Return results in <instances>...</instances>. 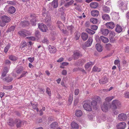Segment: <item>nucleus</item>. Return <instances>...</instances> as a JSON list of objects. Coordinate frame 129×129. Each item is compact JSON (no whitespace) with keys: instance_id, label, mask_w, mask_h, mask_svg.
Listing matches in <instances>:
<instances>
[{"instance_id":"obj_1","label":"nucleus","mask_w":129,"mask_h":129,"mask_svg":"<svg viewBox=\"0 0 129 129\" xmlns=\"http://www.w3.org/2000/svg\"><path fill=\"white\" fill-rule=\"evenodd\" d=\"M111 105L114 109H120L122 106L121 103L116 99L113 100L112 101Z\"/></svg>"},{"instance_id":"obj_2","label":"nucleus","mask_w":129,"mask_h":129,"mask_svg":"<svg viewBox=\"0 0 129 129\" xmlns=\"http://www.w3.org/2000/svg\"><path fill=\"white\" fill-rule=\"evenodd\" d=\"M19 35L24 37L27 36L31 35V33L28 30H23L18 32Z\"/></svg>"},{"instance_id":"obj_3","label":"nucleus","mask_w":129,"mask_h":129,"mask_svg":"<svg viewBox=\"0 0 129 129\" xmlns=\"http://www.w3.org/2000/svg\"><path fill=\"white\" fill-rule=\"evenodd\" d=\"M110 105L109 103L104 102L103 105L101 106V109L102 110L105 112H106L108 111V107Z\"/></svg>"},{"instance_id":"obj_4","label":"nucleus","mask_w":129,"mask_h":129,"mask_svg":"<svg viewBox=\"0 0 129 129\" xmlns=\"http://www.w3.org/2000/svg\"><path fill=\"white\" fill-rule=\"evenodd\" d=\"M127 118L126 115L124 113H121L119 114L118 116V119L121 121H125L126 120Z\"/></svg>"},{"instance_id":"obj_5","label":"nucleus","mask_w":129,"mask_h":129,"mask_svg":"<svg viewBox=\"0 0 129 129\" xmlns=\"http://www.w3.org/2000/svg\"><path fill=\"white\" fill-rule=\"evenodd\" d=\"M82 55L80 52L79 51H76L74 52L73 55L72 56L74 60H75L78 58L82 56Z\"/></svg>"},{"instance_id":"obj_6","label":"nucleus","mask_w":129,"mask_h":129,"mask_svg":"<svg viewBox=\"0 0 129 129\" xmlns=\"http://www.w3.org/2000/svg\"><path fill=\"white\" fill-rule=\"evenodd\" d=\"M38 27L42 31L46 32L48 30V28L43 23L39 24Z\"/></svg>"},{"instance_id":"obj_7","label":"nucleus","mask_w":129,"mask_h":129,"mask_svg":"<svg viewBox=\"0 0 129 129\" xmlns=\"http://www.w3.org/2000/svg\"><path fill=\"white\" fill-rule=\"evenodd\" d=\"M115 35V34L114 32L111 31L110 32L109 34V38L110 42L113 43L114 42L115 40L114 39V37Z\"/></svg>"},{"instance_id":"obj_8","label":"nucleus","mask_w":129,"mask_h":129,"mask_svg":"<svg viewBox=\"0 0 129 129\" xmlns=\"http://www.w3.org/2000/svg\"><path fill=\"white\" fill-rule=\"evenodd\" d=\"M126 124L124 122H121L117 124V129H124L126 127Z\"/></svg>"},{"instance_id":"obj_9","label":"nucleus","mask_w":129,"mask_h":129,"mask_svg":"<svg viewBox=\"0 0 129 129\" xmlns=\"http://www.w3.org/2000/svg\"><path fill=\"white\" fill-rule=\"evenodd\" d=\"M83 108L87 111H91L92 110L91 106L89 104L85 103L84 104L83 106Z\"/></svg>"},{"instance_id":"obj_10","label":"nucleus","mask_w":129,"mask_h":129,"mask_svg":"<svg viewBox=\"0 0 129 129\" xmlns=\"http://www.w3.org/2000/svg\"><path fill=\"white\" fill-rule=\"evenodd\" d=\"M108 79L106 76H104L103 78L99 80V82L102 84H104L108 82Z\"/></svg>"},{"instance_id":"obj_11","label":"nucleus","mask_w":129,"mask_h":129,"mask_svg":"<svg viewBox=\"0 0 129 129\" xmlns=\"http://www.w3.org/2000/svg\"><path fill=\"white\" fill-rule=\"evenodd\" d=\"M48 47V50L50 53L54 54L56 52V49L54 47L49 45Z\"/></svg>"},{"instance_id":"obj_12","label":"nucleus","mask_w":129,"mask_h":129,"mask_svg":"<svg viewBox=\"0 0 129 129\" xmlns=\"http://www.w3.org/2000/svg\"><path fill=\"white\" fill-rule=\"evenodd\" d=\"M106 25L108 28L112 29L115 26V24L112 22H107L106 23Z\"/></svg>"},{"instance_id":"obj_13","label":"nucleus","mask_w":129,"mask_h":129,"mask_svg":"<svg viewBox=\"0 0 129 129\" xmlns=\"http://www.w3.org/2000/svg\"><path fill=\"white\" fill-rule=\"evenodd\" d=\"M100 31L102 34L105 36L108 35L109 33V30L107 29L102 28L101 29Z\"/></svg>"},{"instance_id":"obj_14","label":"nucleus","mask_w":129,"mask_h":129,"mask_svg":"<svg viewBox=\"0 0 129 129\" xmlns=\"http://www.w3.org/2000/svg\"><path fill=\"white\" fill-rule=\"evenodd\" d=\"M93 41V40L91 38H89L88 41L86 42L85 43V45L87 47L90 46L92 44Z\"/></svg>"},{"instance_id":"obj_15","label":"nucleus","mask_w":129,"mask_h":129,"mask_svg":"<svg viewBox=\"0 0 129 129\" xmlns=\"http://www.w3.org/2000/svg\"><path fill=\"white\" fill-rule=\"evenodd\" d=\"M15 122L16 124L17 127H20L23 125L22 121L19 119H16Z\"/></svg>"},{"instance_id":"obj_16","label":"nucleus","mask_w":129,"mask_h":129,"mask_svg":"<svg viewBox=\"0 0 129 129\" xmlns=\"http://www.w3.org/2000/svg\"><path fill=\"white\" fill-rule=\"evenodd\" d=\"M16 9L13 6H11L9 7L8 10V12L11 14L14 13Z\"/></svg>"},{"instance_id":"obj_17","label":"nucleus","mask_w":129,"mask_h":129,"mask_svg":"<svg viewBox=\"0 0 129 129\" xmlns=\"http://www.w3.org/2000/svg\"><path fill=\"white\" fill-rule=\"evenodd\" d=\"M13 80V78L12 77H10L9 76L5 77L3 80L4 81L8 83H9L11 82Z\"/></svg>"},{"instance_id":"obj_18","label":"nucleus","mask_w":129,"mask_h":129,"mask_svg":"<svg viewBox=\"0 0 129 129\" xmlns=\"http://www.w3.org/2000/svg\"><path fill=\"white\" fill-rule=\"evenodd\" d=\"M2 19L6 23L9 22L10 21V19L9 17L6 16H3Z\"/></svg>"},{"instance_id":"obj_19","label":"nucleus","mask_w":129,"mask_h":129,"mask_svg":"<svg viewBox=\"0 0 129 129\" xmlns=\"http://www.w3.org/2000/svg\"><path fill=\"white\" fill-rule=\"evenodd\" d=\"M100 39L104 43H107L109 41L108 38L103 36H101Z\"/></svg>"},{"instance_id":"obj_20","label":"nucleus","mask_w":129,"mask_h":129,"mask_svg":"<svg viewBox=\"0 0 129 129\" xmlns=\"http://www.w3.org/2000/svg\"><path fill=\"white\" fill-rule=\"evenodd\" d=\"M99 11L96 10H94L91 12V15L94 17L97 16L99 15Z\"/></svg>"},{"instance_id":"obj_21","label":"nucleus","mask_w":129,"mask_h":129,"mask_svg":"<svg viewBox=\"0 0 129 129\" xmlns=\"http://www.w3.org/2000/svg\"><path fill=\"white\" fill-rule=\"evenodd\" d=\"M45 20V23L47 24L51 22V18L50 15H48L46 17Z\"/></svg>"},{"instance_id":"obj_22","label":"nucleus","mask_w":129,"mask_h":129,"mask_svg":"<svg viewBox=\"0 0 129 129\" xmlns=\"http://www.w3.org/2000/svg\"><path fill=\"white\" fill-rule=\"evenodd\" d=\"M58 0H54L52 2V6L54 8H56L58 6Z\"/></svg>"},{"instance_id":"obj_23","label":"nucleus","mask_w":129,"mask_h":129,"mask_svg":"<svg viewBox=\"0 0 129 129\" xmlns=\"http://www.w3.org/2000/svg\"><path fill=\"white\" fill-rule=\"evenodd\" d=\"M115 30L117 33H120L122 31V28L121 26L117 24L116 25Z\"/></svg>"},{"instance_id":"obj_24","label":"nucleus","mask_w":129,"mask_h":129,"mask_svg":"<svg viewBox=\"0 0 129 129\" xmlns=\"http://www.w3.org/2000/svg\"><path fill=\"white\" fill-rule=\"evenodd\" d=\"M81 37L83 40L85 41L88 38V35L85 33H82L81 35Z\"/></svg>"},{"instance_id":"obj_25","label":"nucleus","mask_w":129,"mask_h":129,"mask_svg":"<svg viewBox=\"0 0 129 129\" xmlns=\"http://www.w3.org/2000/svg\"><path fill=\"white\" fill-rule=\"evenodd\" d=\"M95 48L99 52H101L102 50V47L99 44H96Z\"/></svg>"},{"instance_id":"obj_26","label":"nucleus","mask_w":129,"mask_h":129,"mask_svg":"<svg viewBox=\"0 0 129 129\" xmlns=\"http://www.w3.org/2000/svg\"><path fill=\"white\" fill-rule=\"evenodd\" d=\"M103 9L104 12L106 13H108L110 11V8L107 6H104L103 7Z\"/></svg>"},{"instance_id":"obj_27","label":"nucleus","mask_w":129,"mask_h":129,"mask_svg":"<svg viewBox=\"0 0 129 129\" xmlns=\"http://www.w3.org/2000/svg\"><path fill=\"white\" fill-rule=\"evenodd\" d=\"M102 18L105 20H109L110 19L109 16L108 14H104L102 16Z\"/></svg>"},{"instance_id":"obj_28","label":"nucleus","mask_w":129,"mask_h":129,"mask_svg":"<svg viewBox=\"0 0 129 129\" xmlns=\"http://www.w3.org/2000/svg\"><path fill=\"white\" fill-rule=\"evenodd\" d=\"M86 62L85 59H82L79 60H78V63L79 66L82 65Z\"/></svg>"},{"instance_id":"obj_29","label":"nucleus","mask_w":129,"mask_h":129,"mask_svg":"<svg viewBox=\"0 0 129 129\" xmlns=\"http://www.w3.org/2000/svg\"><path fill=\"white\" fill-rule=\"evenodd\" d=\"M71 126L72 128H78V125L74 122H72L71 124Z\"/></svg>"},{"instance_id":"obj_30","label":"nucleus","mask_w":129,"mask_h":129,"mask_svg":"<svg viewBox=\"0 0 129 129\" xmlns=\"http://www.w3.org/2000/svg\"><path fill=\"white\" fill-rule=\"evenodd\" d=\"M90 6L91 8H95L98 6V4L96 2L91 3L90 4Z\"/></svg>"},{"instance_id":"obj_31","label":"nucleus","mask_w":129,"mask_h":129,"mask_svg":"<svg viewBox=\"0 0 129 129\" xmlns=\"http://www.w3.org/2000/svg\"><path fill=\"white\" fill-rule=\"evenodd\" d=\"M93 64L94 63L93 62H88L86 64L85 66V68L87 69Z\"/></svg>"},{"instance_id":"obj_32","label":"nucleus","mask_w":129,"mask_h":129,"mask_svg":"<svg viewBox=\"0 0 129 129\" xmlns=\"http://www.w3.org/2000/svg\"><path fill=\"white\" fill-rule=\"evenodd\" d=\"M42 14L43 16H46L48 15H50L48 12L46 10V9L44 8H43L42 10Z\"/></svg>"},{"instance_id":"obj_33","label":"nucleus","mask_w":129,"mask_h":129,"mask_svg":"<svg viewBox=\"0 0 129 129\" xmlns=\"http://www.w3.org/2000/svg\"><path fill=\"white\" fill-rule=\"evenodd\" d=\"M75 114L77 117H80L82 115V113L81 110H78L76 111Z\"/></svg>"},{"instance_id":"obj_34","label":"nucleus","mask_w":129,"mask_h":129,"mask_svg":"<svg viewBox=\"0 0 129 129\" xmlns=\"http://www.w3.org/2000/svg\"><path fill=\"white\" fill-rule=\"evenodd\" d=\"M114 98V96H109L106 97L105 99V102L107 103H109L110 101L112 99Z\"/></svg>"},{"instance_id":"obj_35","label":"nucleus","mask_w":129,"mask_h":129,"mask_svg":"<svg viewBox=\"0 0 129 129\" xmlns=\"http://www.w3.org/2000/svg\"><path fill=\"white\" fill-rule=\"evenodd\" d=\"M58 126V123L56 122L52 123L50 125L51 127L52 128H55Z\"/></svg>"},{"instance_id":"obj_36","label":"nucleus","mask_w":129,"mask_h":129,"mask_svg":"<svg viewBox=\"0 0 129 129\" xmlns=\"http://www.w3.org/2000/svg\"><path fill=\"white\" fill-rule=\"evenodd\" d=\"M86 31L90 35L93 34L95 33V32L94 31L92 30L91 29L88 28L86 29Z\"/></svg>"},{"instance_id":"obj_37","label":"nucleus","mask_w":129,"mask_h":129,"mask_svg":"<svg viewBox=\"0 0 129 129\" xmlns=\"http://www.w3.org/2000/svg\"><path fill=\"white\" fill-rule=\"evenodd\" d=\"M90 22L93 24H96L97 23L98 20L94 18H91L90 19Z\"/></svg>"},{"instance_id":"obj_38","label":"nucleus","mask_w":129,"mask_h":129,"mask_svg":"<svg viewBox=\"0 0 129 129\" xmlns=\"http://www.w3.org/2000/svg\"><path fill=\"white\" fill-rule=\"evenodd\" d=\"M23 70V67H20L19 68H17V69L16 71V72L18 74H20L22 72Z\"/></svg>"},{"instance_id":"obj_39","label":"nucleus","mask_w":129,"mask_h":129,"mask_svg":"<svg viewBox=\"0 0 129 129\" xmlns=\"http://www.w3.org/2000/svg\"><path fill=\"white\" fill-rule=\"evenodd\" d=\"M31 105L33 107V108L35 110L36 109L37 111L38 112L39 111V109L38 108H37V106H38V104H31Z\"/></svg>"},{"instance_id":"obj_40","label":"nucleus","mask_w":129,"mask_h":129,"mask_svg":"<svg viewBox=\"0 0 129 129\" xmlns=\"http://www.w3.org/2000/svg\"><path fill=\"white\" fill-rule=\"evenodd\" d=\"M92 71L94 72H99L101 70L100 68L95 66L93 68Z\"/></svg>"},{"instance_id":"obj_41","label":"nucleus","mask_w":129,"mask_h":129,"mask_svg":"<svg viewBox=\"0 0 129 129\" xmlns=\"http://www.w3.org/2000/svg\"><path fill=\"white\" fill-rule=\"evenodd\" d=\"M9 59L12 61H16L17 59V58L13 55H11L9 56Z\"/></svg>"},{"instance_id":"obj_42","label":"nucleus","mask_w":129,"mask_h":129,"mask_svg":"<svg viewBox=\"0 0 129 129\" xmlns=\"http://www.w3.org/2000/svg\"><path fill=\"white\" fill-rule=\"evenodd\" d=\"M11 46V44H9L7 46L5 47L4 49V51L5 53H6L8 51V50L10 48Z\"/></svg>"},{"instance_id":"obj_43","label":"nucleus","mask_w":129,"mask_h":129,"mask_svg":"<svg viewBox=\"0 0 129 129\" xmlns=\"http://www.w3.org/2000/svg\"><path fill=\"white\" fill-rule=\"evenodd\" d=\"M57 25L58 28L60 30L61 29V27H62L63 26V25L60 21H58L57 22Z\"/></svg>"},{"instance_id":"obj_44","label":"nucleus","mask_w":129,"mask_h":129,"mask_svg":"<svg viewBox=\"0 0 129 129\" xmlns=\"http://www.w3.org/2000/svg\"><path fill=\"white\" fill-rule=\"evenodd\" d=\"M36 19L35 18H33L32 19L30 20V23L32 25H36Z\"/></svg>"},{"instance_id":"obj_45","label":"nucleus","mask_w":129,"mask_h":129,"mask_svg":"<svg viewBox=\"0 0 129 129\" xmlns=\"http://www.w3.org/2000/svg\"><path fill=\"white\" fill-rule=\"evenodd\" d=\"M42 42L43 43L46 44H48L49 43V41L47 40V38L45 37L42 40Z\"/></svg>"},{"instance_id":"obj_46","label":"nucleus","mask_w":129,"mask_h":129,"mask_svg":"<svg viewBox=\"0 0 129 129\" xmlns=\"http://www.w3.org/2000/svg\"><path fill=\"white\" fill-rule=\"evenodd\" d=\"M97 104V102L95 101H93L91 102V105L94 108H96V106Z\"/></svg>"},{"instance_id":"obj_47","label":"nucleus","mask_w":129,"mask_h":129,"mask_svg":"<svg viewBox=\"0 0 129 129\" xmlns=\"http://www.w3.org/2000/svg\"><path fill=\"white\" fill-rule=\"evenodd\" d=\"M13 87L12 85H9L8 86H6L4 85L3 86V88L4 89H6L7 90L9 89H12Z\"/></svg>"},{"instance_id":"obj_48","label":"nucleus","mask_w":129,"mask_h":129,"mask_svg":"<svg viewBox=\"0 0 129 129\" xmlns=\"http://www.w3.org/2000/svg\"><path fill=\"white\" fill-rule=\"evenodd\" d=\"M27 73V72L26 71H23L21 75L20 76V77L18 79H20L22 78L23 77L26 76V74Z\"/></svg>"},{"instance_id":"obj_49","label":"nucleus","mask_w":129,"mask_h":129,"mask_svg":"<svg viewBox=\"0 0 129 129\" xmlns=\"http://www.w3.org/2000/svg\"><path fill=\"white\" fill-rule=\"evenodd\" d=\"M14 122L13 120V119H10L9 122H8V124L10 126H12L14 125Z\"/></svg>"},{"instance_id":"obj_50","label":"nucleus","mask_w":129,"mask_h":129,"mask_svg":"<svg viewBox=\"0 0 129 129\" xmlns=\"http://www.w3.org/2000/svg\"><path fill=\"white\" fill-rule=\"evenodd\" d=\"M6 23L3 20H2V21H0V26L2 27H4Z\"/></svg>"},{"instance_id":"obj_51","label":"nucleus","mask_w":129,"mask_h":129,"mask_svg":"<svg viewBox=\"0 0 129 129\" xmlns=\"http://www.w3.org/2000/svg\"><path fill=\"white\" fill-rule=\"evenodd\" d=\"M7 74V73L5 72H3L2 73V75L1 77V78L2 80L4 79L5 78V77Z\"/></svg>"},{"instance_id":"obj_52","label":"nucleus","mask_w":129,"mask_h":129,"mask_svg":"<svg viewBox=\"0 0 129 129\" xmlns=\"http://www.w3.org/2000/svg\"><path fill=\"white\" fill-rule=\"evenodd\" d=\"M80 35V34L79 33H77L75 34V38L76 40H78Z\"/></svg>"},{"instance_id":"obj_53","label":"nucleus","mask_w":129,"mask_h":129,"mask_svg":"<svg viewBox=\"0 0 129 129\" xmlns=\"http://www.w3.org/2000/svg\"><path fill=\"white\" fill-rule=\"evenodd\" d=\"M91 28L94 30H96L98 28V26L95 25H93L91 26Z\"/></svg>"},{"instance_id":"obj_54","label":"nucleus","mask_w":129,"mask_h":129,"mask_svg":"<svg viewBox=\"0 0 129 129\" xmlns=\"http://www.w3.org/2000/svg\"><path fill=\"white\" fill-rule=\"evenodd\" d=\"M124 97L127 98H129V92H126L124 93Z\"/></svg>"},{"instance_id":"obj_55","label":"nucleus","mask_w":129,"mask_h":129,"mask_svg":"<svg viewBox=\"0 0 129 129\" xmlns=\"http://www.w3.org/2000/svg\"><path fill=\"white\" fill-rule=\"evenodd\" d=\"M46 92L48 94L49 96L51 95V92L50 89L48 87L46 89Z\"/></svg>"},{"instance_id":"obj_56","label":"nucleus","mask_w":129,"mask_h":129,"mask_svg":"<svg viewBox=\"0 0 129 129\" xmlns=\"http://www.w3.org/2000/svg\"><path fill=\"white\" fill-rule=\"evenodd\" d=\"M26 38L33 41H34L35 40V38L33 37H27Z\"/></svg>"},{"instance_id":"obj_57","label":"nucleus","mask_w":129,"mask_h":129,"mask_svg":"<svg viewBox=\"0 0 129 129\" xmlns=\"http://www.w3.org/2000/svg\"><path fill=\"white\" fill-rule=\"evenodd\" d=\"M7 3L8 4L12 5H14L16 4L15 2L14 1H8Z\"/></svg>"},{"instance_id":"obj_58","label":"nucleus","mask_w":129,"mask_h":129,"mask_svg":"<svg viewBox=\"0 0 129 129\" xmlns=\"http://www.w3.org/2000/svg\"><path fill=\"white\" fill-rule=\"evenodd\" d=\"M15 29V27L14 26H12L9 29L8 31L11 32L13 31H14Z\"/></svg>"},{"instance_id":"obj_59","label":"nucleus","mask_w":129,"mask_h":129,"mask_svg":"<svg viewBox=\"0 0 129 129\" xmlns=\"http://www.w3.org/2000/svg\"><path fill=\"white\" fill-rule=\"evenodd\" d=\"M79 101V99L78 98H76L74 100V105L76 106Z\"/></svg>"},{"instance_id":"obj_60","label":"nucleus","mask_w":129,"mask_h":129,"mask_svg":"<svg viewBox=\"0 0 129 129\" xmlns=\"http://www.w3.org/2000/svg\"><path fill=\"white\" fill-rule=\"evenodd\" d=\"M74 27L72 26H71L68 27H67L68 29L71 32L73 29L74 28Z\"/></svg>"},{"instance_id":"obj_61","label":"nucleus","mask_w":129,"mask_h":129,"mask_svg":"<svg viewBox=\"0 0 129 129\" xmlns=\"http://www.w3.org/2000/svg\"><path fill=\"white\" fill-rule=\"evenodd\" d=\"M23 24L25 26H28L29 24V23L28 21H24L23 22Z\"/></svg>"},{"instance_id":"obj_62","label":"nucleus","mask_w":129,"mask_h":129,"mask_svg":"<svg viewBox=\"0 0 129 129\" xmlns=\"http://www.w3.org/2000/svg\"><path fill=\"white\" fill-rule=\"evenodd\" d=\"M28 60L31 63L34 60V57H29L28 59Z\"/></svg>"},{"instance_id":"obj_63","label":"nucleus","mask_w":129,"mask_h":129,"mask_svg":"<svg viewBox=\"0 0 129 129\" xmlns=\"http://www.w3.org/2000/svg\"><path fill=\"white\" fill-rule=\"evenodd\" d=\"M73 100V97L72 96H70L69 99V102L71 103Z\"/></svg>"},{"instance_id":"obj_64","label":"nucleus","mask_w":129,"mask_h":129,"mask_svg":"<svg viewBox=\"0 0 129 129\" xmlns=\"http://www.w3.org/2000/svg\"><path fill=\"white\" fill-rule=\"evenodd\" d=\"M27 46V44L25 42V43H23V44L21 46V48H22L25 47Z\"/></svg>"}]
</instances>
